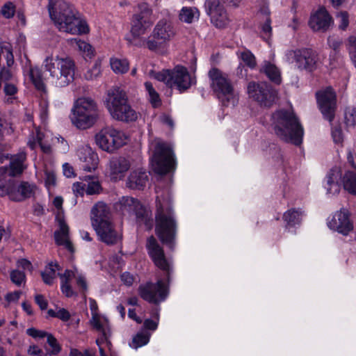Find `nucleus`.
Instances as JSON below:
<instances>
[{
  "mask_svg": "<svg viewBox=\"0 0 356 356\" xmlns=\"http://www.w3.org/2000/svg\"><path fill=\"white\" fill-rule=\"evenodd\" d=\"M49 17L59 31L72 35L89 32L87 23L74 7L65 0H49Z\"/></svg>",
  "mask_w": 356,
  "mask_h": 356,
  "instance_id": "obj_1",
  "label": "nucleus"
},
{
  "mask_svg": "<svg viewBox=\"0 0 356 356\" xmlns=\"http://www.w3.org/2000/svg\"><path fill=\"white\" fill-rule=\"evenodd\" d=\"M155 220V232L158 238L163 244L173 249L175 244L177 222L169 199L157 198Z\"/></svg>",
  "mask_w": 356,
  "mask_h": 356,
  "instance_id": "obj_2",
  "label": "nucleus"
},
{
  "mask_svg": "<svg viewBox=\"0 0 356 356\" xmlns=\"http://www.w3.org/2000/svg\"><path fill=\"white\" fill-rule=\"evenodd\" d=\"M272 118L275 132L279 138L296 145L302 143L303 129L293 111L279 110Z\"/></svg>",
  "mask_w": 356,
  "mask_h": 356,
  "instance_id": "obj_3",
  "label": "nucleus"
},
{
  "mask_svg": "<svg viewBox=\"0 0 356 356\" xmlns=\"http://www.w3.org/2000/svg\"><path fill=\"white\" fill-rule=\"evenodd\" d=\"M44 66L58 87L69 85L74 79L76 65L69 56L51 55L45 58Z\"/></svg>",
  "mask_w": 356,
  "mask_h": 356,
  "instance_id": "obj_4",
  "label": "nucleus"
},
{
  "mask_svg": "<svg viewBox=\"0 0 356 356\" xmlns=\"http://www.w3.org/2000/svg\"><path fill=\"white\" fill-rule=\"evenodd\" d=\"M100 112L97 102L90 97L78 98L72 108L71 121L80 129L92 127L98 121Z\"/></svg>",
  "mask_w": 356,
  "mask_h": 356,
  "instance_id": "obj_5",
  "label": "nucleus"
},
{
  "mask_svg": "<svg viewBox=\"0 0 356 356\" xmlns=\"http://www.w3.org/2000/svg\"><path fill=\"white\" fill-rule=\"evenodd\" d=\"M105 105L115 120L132 122L138 118V113L128 103L125 92L119 88H113L108 90Z\"/></svg>",
  "mask_w": 356,
  "mask_h": 356,
  "instance_id": "obj_6",
  "label": "nucleus"
},
{
  "mask_svg": "<svg viewBox=\"0 0 356 356\" xmlns=\"http://www.w3.org/2000/svg\"><path fill=\"white\" fill-rule=\"evenodd\" d=\"M209 77L211 88L222 104L225 106H235L238 95L228 75L214 67L209 70Z\"/></svg>",
  "mask_w": 356,
  "mask_h": 356,
  "instance_id": "obj_7",
  "label": "nucleus"
},
{
  "mask_svg": "<svg viewBox=\"0 0 356 356\" xmlns=\"http://www.w3.org/2000/svg\"><path fill=\"white\" fill-rule=\"evenodd\" d=\"M152 11L146 3L138 5V11L134 15L131 20V36L127 40L133 45L142 47L147 40L143 35L147 33L153 24Z\"/></svg>",
  "mask_w": 356,
  "mask_h": 356,
  "instance_id": "obj_8",
  "label": "nucleus"
},
{
  "mask_svg": "<svg viewBox=\"0 0 356 356\" xmlns=\"http://www.w3.org/2000/svg\"><path fill=\"white\" fill-rule=\"evenodd\" d=\"M154 77L170 88H176L181 92L187 90L192 85V79L187 68L181 65L154 73Z\"/></svg>",
  "mask_w": 356,
  "mask_h": 356,
  "instance_id": "obj_9",
  "label": "nucleus"
},
{
  "mask_svg": "<svg viewBox=\"0 0 356 356\" xmlns=\"http://www.w3.org/2000/svg\"><path fill=\"white\" fill-rule=\"evenodd\" d=\"M175 161L171 148L165 143L158 142L155 145L152 167L160 175H165L173 169Z\"/></svg>",
  "mask_w": 356,
  "mask_h": 356,
  "instance_id": "obj_10",
  "label": "nucleus"
},
{
  "mask_svg": "<svg viewBox=\"0 0 356 356\" xmlns=\"http://www.w3.org/2000/svg\"><path fill=\"white\" fill-rule=\"evenodd\" d=\"M247 92L250 99L261 106L267 108L273 106L277 97V91L266 82L250 81L248 84Z\"/></svg>",
  "mask_w": 356,
  "mask_h": 356,
  "instance_id": "obj_11",
  "label": "nucleus"
},
{
  "mask_svg": "<svg viewBox=\"0 0 356 356\" xmlns=\"http://www.w3.org/2000/svg\"><path fill=\"white\" fill-rule=\"evenodd\" d=\"M140 296L145 300L154 304L163 301L168 294V286L162 280H158L156 283L147 282L138 288Z\"/></svg>",
  "mask_w": 356,
  "mask_h": 356,
  "instance_id": "obj_12",
  "label": "nucleus"
},
{
  "mask_svg": "<svg viewBox=\"0 0 356 356\" xmlns=\"http://www.w3.org/2000/svg\"><path fill=\"white\" fill-rule=\"evenodd\" d=\"M175 33L170 22L166 20H160L155 26L152 36L146 42L147 47L151 51H156L165 42L170 41Z\"/></svg>",
  "mask_w": 356,
  "mask_h": 356,
  "instance_id": "obj_13",
  "label": "nucleus"
},
{
  "mask_svg": "<svg viewBox=\"0 0 356 356\" xmlns=\"http://www.w3.org/2000/svg\"><path fill=\"white\" fill-rule=\"evenodd\" d=\"M317 103L324 118L332 122L336 109V94L333 89L327 87L316 92Z\"/></svg>",
  "mask_w": 356,
  "mask_h": 356,
  "instance_id": "obj_14",
  "label": "nucleus"
},
{
  "mask_svg": "<svg viewBox=\"0 0 356 356\" xmlns=\"http://www.w3.org/2000/svg\"><path fill=\"white\" fill-rule=\"evenodd\" d=\"M147 248L154 264L165 273L167 282L169 283L171 271L170 263L165 258L163 248L153 236L148 238Z\"/></svg>",
  "mask_w": 356,
  "mask_h": 356,
  "instance_id": "obj_15",
  "label": "nucleus"
},
{
  "mask_svg": "<svg viewBox=\"0 0 356 356\" xmlns=\"http://www.w3.org/2000/svg\"><path fill=\"white\" fill-rule=\"evenodd\" d=\"M330 229L347 236L353 230V223L350 220V213L346 208L336 211L327 222Z\"/></svg>",
  "mask_w": 356,
  "mask_h": 356,
  "instance_id": "obj_16",
  "label": "nucleus"
},
{
  "mask_svg": "<svg viewBox=\"0 0 356 356\" xmlns=\"http://www.w3.org/2000/svg\"><path fill=\"white\" fill-rule=\"evenodd\" d=\"M296 65L300 70L312 72L316 69L318 56L315 51L310 49H302L293 51Z\"/></svg>",
  "mask_w": 356,
  "mask_h": 356,
  "instance_id": "obj_17",
  "label": "nucleus"
},
{
  "mask_svg": "<svg viewBox=\"0 0 356 356\" xmlns=\"http://www.w3.org/2000/svg\"><path fill=\"white\" fill-rule=\"evenodd\" d=\"M99 240L107 244L114 245L121 240V234L115 229L111 220L92 225Z\"/></svg>",
  "mask_w": 356,
  "mask_h": 356,
  "instance_id": "obj_18",
  "label": "nucleus"
},
{
  "mask_svg": "<svg viewBox=\"0 0 356 356\" xmlns=\"http://www.w3.org/2000/svg\"><path fill=\"white\" fill-rule=\"evenodd\" d=\"M333 23L332 16L325 8H320L312 15L309 22V26L313 31L322 32L327 31Z\"/></svg>",
  "mask_w": 356,
  "mask_h": 356,
  "instance_id": "obj_19",
  "label": "nucleus"
},
{
  "mask_svg": "<svg viewBox=\"0 0 356 356\" xmlns=\"http://www.w3.org/2000/svg\"><path fill=\"white\" fill-rule=\"evenodd\" d=\"M80 160L83 162L82 168L85 171L91 172L97 168L99 159L90 147H82L77 151Z\"/></svg>",
  "mask_w": 356,
  "mask_h": 356,
  "instance_id": "obj_20",
  "label": "nucleus"
},
{
  "mask_svg": "<svg viewBox=\"0 0 356 356\" xmlns=\"http://www.w3.org/2000/svg\"><path fill=\"white\" fill-rule=\"evenodd\" d=\"M129 161L123 157L113 158L109 162V171L112 179H122L129 169Z\"/></svg>",
  "mask_w": 356,
  "mask_h": 356,
  "instance_id": "obj_21",
  "label": "nucleus"
},
{
  "mask_svg": "<svg viewBox=\"0 0 356 356\" xmlns=\"http://www.w3.org/2000/svg\"><path fill=\"white\" fill-rule=\"evenodd\" d=\"M90 218L92 225L111 220L110 208L104 202H98L91 209Z\"/></svg>",
  "mask_w": 356,
  "mask_h": 356,
  "instance_id": "obj_22",
  "label": "nucleus"
},
{
  "mask_svg": "<svg viewBox=\"0 0 356 356\" xmlns=\"http://www.w3.org/2000/svg\"><path fill=\"white\" fill-rule=\"evenodd\" d=\"M148 181V176L145 170L138 168L132 170L128 177L127 186L131 189L142 190Z\"/></svg>",
  "mask_w": 356,
  "mask_h": 356,
  "instance_id": "obj_23",
  "label": "nucleus"
},
{
  "mask_svg": "<svg viewBox=\"0 0 356 356\" xmlns=\"http://www.w3.org/2000/svg\"><path fill=\"white\" fill-rule=\"evenodd\" d=\"M342 177L341 170L339 167L332 168L327 176V191L330 194H338L341 190Z\"/></svg>",
  "mask_w": 356,
  "mask_h": 356,
  "instance_id": "obj_24",
  "label": "nucleus"
},
{
  "mask_svg": "<svg viewBox=\"0 0 356 356\" xmlns=\"http://www.w3.org/2000/svg\"><path fill=\"white\" fill-rule=\"evenodd\" d=\"M348 160L353 168V170H348L345 173L342 182L346 191L351 194L356 195V162L350 153L348 154Z\"/></svg>",
  "mask_w": 356,
  "mask_h": 356,
  "instance_id": "obj_25",
  "label": "nucleus"
},
{
  "mask_svg": "<svg viewBox=\"0 0 356 356\" xmlns=\"http://www.w3.org/2000/svg\"><path fill=\"white\" fill-rule=\"evenodd\" d=\"M54 238L57 245H63L70 252H74V248L69 239V227L63 220H59V229L54 233Z\"/></svg>",
  "mask_w": 356,
  "mask_h": 356,
  "instance_id": "obj_26",
  "label": "nucleus"
},
{
  "mask_svg": "<svg viewBox=\"0 0 356 356\" xmlns=\"http://www.w3.org/2000/svg\"><path fill=\"white\" fill-rule=\"evenodd\" d=\"M10 170L9 175L15 177L21 175L26 168L25 161L26 160V154L22 152L10 156Z\"/></svg>",
  "mask_w": 356,
  "mask_h": 356,
  "instance_id": "obj_27",
  "label": "nucleus"
},
{
  "mask_svg": "<svg viewBox=\"0 0 356 356\" xmlns=\"http://www.w3.org/2000/svg\"><path fill=\"white\" fill-rule=\"evenodd\" d=\"M109 138H111V146H113V152L123 146L127 143V136L125 134L112 127H106Z\"/></svg>",
  "mask_w": 356,
  "mask_h": 356,
  "instance_id": "obj_28",
  "label": "nucleus"
},
{
  "mask_svg": "<svg viewBox=\"0 0 356 356\" xmlns=\"http://www.w3.org/2000/svg\"><path fill=\"white\" fill-rule=\"evenodd\" d=\"M261 71L263 72L268 78L275 83L280 84L281 83L280 72L275 65L268 61H265Z\"/></svg>",
  "mask_w": 356,
  "mask_h": 356,
  "instance_id": "obj_29",
  "label": "nucleus"
},
{
  "mask_svg": "<svg viewBox=\"0 0 356 356\" xmlns=\"http://www.w3.org/2000/svg\"><path fill=\"white\" fill-rule=\"evenodd\" d=\"M107 135H108V134L106 128L104 127L95 135V142L102 150L108 152H113V146H111V138Z\"/></svg>",
  "mask_w": 356,
  "mask_h": 356,
  "instance_id": "obj_30",
  "label": "nucleus"
},
{
  "mask_svg": "<svg viewBox=\"0 0 356 356\" xmlns=\"http://www.w3.org/2000/svg\"><path fill=\"white\" fill-rule=\"evenodd\" d=\"M58 270L59 266L57 264H49L40 273L44 283L47 285L53 284L56 278V271Z\"/></svg>",
  "mask_w": 356,
  "mask_h": 356,
  "instance_id": "obj_31",
  "label": "nucleus"
},
{
  "mask_svg": "<svg viewBox=\"0 0 356 356\" xmlns=\"http://www.w3.org/2000/svg\"><path fill=\"white\" fill-rule=\"evenodd\" d=\"M84 181L86 184V193L89 195L99 194L102 188L101 184L97 177L95 176H86Z\"/></svg>",
  "mask_w": 356,
  "mask_h": 356,
  "instance_id": "obj_32",
  "label": "nucleus"
},
{
  "mask_svg": "<svg viewBox=\"0 0 356 356\" xmlns=\"http://www.w3.org/2000/svg\"><path fill=\"white\" fill-rule=\"evenodd\" d=\"M110 65L115 74H125L129 69V63L126 58H111L110 59Z\"/></svg>",
  "mask_w": 356,
  "mask_h": 356,
  "instance_id": "obj_33",
  "label": "nucleus"
},
{
  "mask_svg": "<svg viewBox=\"0 0 356 356\" xmlns=\"http://www.w3.org/2000/svg\"><path fill=\"white\" fill-rule=\"evenodd\" d=\"M200 17V12L195 7H184L179 15V19L185 23L191 24L195 19Z\"/></svg>",
  "mask_w": 356,
  "mask_h": 356,
  "instance_id": "obj_34",
  "label": "nucleus"
},
{
  "mask_svg": "<svg viewBox=\"0 0 356 356\" xmlns=\"http://www.w3.org/2000/svg\"><path fill=\"white\" fill-rule=\"evenodd\" d=\"M68 42L71 45L75 44L79 51H81L85 58H91L94 56V49L92 46L85 41L78 40L76 38L70 39Z\"/></svg>",
  "mask_w": 356,
  "mask_h": 356,
  "instance_id": "obj_35",
  "label": "nucleus"
},
{
  "mask_svg": "<svg viewBox=\"0 0 356 356\" xmlns=\"http://www.w3.org/2000/svg\"><path fill=\"white\" fill-rule=\"evenodd\" d=\"M211 21L218 28L225 27L229 23V19L225 8L213 15Z\"/></svg>",
  "mask_w": 356,
  "mask_h": 356,
  "instance_id": "obj_36",
  "label": "nucleus"
},
{
  "mask_svg": "<svg viewBox=\"0 0 356 356\" xmlns=\"http://www.w3.org/2000/svg\"><path fill=\"white\" fill-rule=\"evenodd\" d=\"M150 334L146 331H142L136 334L132 339L131 346L134 348H140L149 342Z\"/></svg>",
  "mask_w": 356,
  "mask_h": 356,
  "instance_id": "obj_37",
  "label": "nucleus"
},
{
  "mask_svg": "<svg viewBox=\"0 0 356 356\" xmlns=\"http://www.w3.org/2000/svg\"><path fill=\"white\" fill-rule=\"evenodd\" d=\"M29 76L33 83L38 90H44L45 87L41 77V72L38 68H31L29 72Z\"/></svg>",
  "mask_w": 356,
  "mask_h": 356,
  "instance_id": "obj_38",
  "label": "nucleus"
},
{
  "mask_svg": "<svg viewBox=\"0 0 356 356\" xmlns=\"http://www.w3.org/2000/svg\"><path fill=\"white\" fill-rule=\"evenodd\" d=\"M300 216H301V212L295 210L291 209L289 210L284 214V220L289 225H294L296 224H298L300 222Z\"/></svg>",
  "mask_w": 356,
  "mask_h": 356,
  "instance_id": "obj_39",
  "label": "nucleus"
},
{
  "mask_svg": "<svg viewBox=\"0 0 356 356\" xmlns=\"http://www.w3.org/2000/svg\"><path fill=\"white\" fill-rule=\"evenodd\" d=\"M145 87L149 97V102L154 107H157L161 104V99L159 93L155 90L150 82H145Z\"/></svg>",
  "mask_w": 356,
  "mask_h": 356,
  "instance_id": "obj_40",
  "label": "nucleus"
},
{
  "mask_svg": "<svg viewBox=\"0 0 356 356\" xmlns=\"http://www.w3.org/2000/svg\"><path fill=\"white\" fill-rule=\"evenodd\" d=\"M205 8L207 13L210 16L216 15L219 10L224 9V6L219 0H207L205 2Z\"/></svg>",
  "mask_w": 356,
  "mask_h": 356,
  "instance_id": "obj_41",
  "label": "nucleus"
},
{
  "mask_svg": "<svg viewBox=\"0 0 356 356\" xmlns=\"http://www.w3.org/2000/svg\"><path fill=\"white\" fill-rule=\"evenodd\" d=\"M47 343L50 346V349L46 348L47 355L50 356L58 355L61 351V347L57 339L51 334L48 335Z\"/></svg>",
  "mask_w": 356,
  "mask_h": 356,
  "instance_id": "obj_42",
  "label": "nucleus"
},
{
  "mask_svg": "<svg viewBox=\"0 0 356 356\" xmlns=\"http://www.w3.org/2000/svg\"><path fill=\"white\" fill-rule=\"evenodd\" d=\"M101 63L97 61L91 68L85 72L84 77L86 80L92 81L97 79L101 75Z\"/></svg>",
  "mask_w": 356,
  "mask_h": 356,
  "instance_id": "obj_43",
  "label": "nucleus"
},
{
  "mask_svg": "<svg viewBox=\"0 0 356 356\" xmlns=\"http://www.w3.org/2000/svg\"><path fill=\"white\" fill-rule=\"evenodd\" d=\"M348 50L350 56V58L356 67V37L350 36L348 39L347 43Z\"/></svg>",
  "mask_w": 356,
  "mask_h": 356,
  "instance_id": "obj_44",
  "label": "nucleus"
},
{
  "mask_svg": "<svg viewBox=\"0 0 356 356\" xmlns=\"http://www.w3.org/2000/svg\"><path fill=\"white\" fill-rule=\"evenodd\" d=\"M10 280L17 286H20L22 283H25V273L19 270H13L10 274Z\"/></svg>",
  "mask_w": 356,
  "mask_h": 356,
  "instance_id": "obj_45",
  "label": "nucleus"
},
{
  "mask_svg": "<svg viewBox=\"0 0 356 356\" xmlns=\"http://www.w3.org/2000/svg\"><path fill=\"white\" fill-rule=\"evenodd\" d=\"M339 21V29L345 31L349 25V15L346 11H341L336 15Z\"/></svg>",
  "mask_w": 356,
  "mask_h": 356,
  "instance_id": "obj_46",
  "label": "nucleus"
},
{
  "mask_svg": "<svg viewBox=\"0 0 356 356\" xmlns=\"http://www.w3.org/2000/svg\"><path fill=\"white\" fill-rule=\"evenodd\" d=\"M138 202L136 199L131 197H122L120 200V204L125 210L133 211Z\"/></svg>",
  "mask_w": 356,
  "mask_h": 356,
  "instance_id": "obj_47",
  "label": "nucleus"
},
{
  "mask_svg": "<svg viewBox=\"0 0 356 356\" xmlns=\"http://www.w3.org/2000/svg\"><path fill=\"white\" fill-rule=\"evenodd\" d=\"M345 122L348 127L356 125V108H348L345 112Z\"/></svg>",
  "mask_w": 356,
  "mask_h": 356,
  "instance_id": "obj_48",
  "label": "nucleus"
},
{
  "mask_svg": "<svg viewBox=\"0 0 356 356\" xmlns=\"http://www.w3.org/2000/svg\"><path fill=\"white\" fill-rule=\"evenodd\" d=\"M15 7L12 2L6 3L1 9V15L7 19L13 17L15 15Z\"/></svg>",
  "mask_w": 356,
  "mask_h": 356,
  "instance_id": "obj_49",
  "label": "nucleus"
},
{
  "mask_svg": "<svg viewBox=\"0 0 356 356\" xmlns=\"http://www.w3.org/2000/svg\"><path fill=\"white\" fill-rule=\"evenodd\" d=\"M241 58L243 62L250 67L253 68L256 65L255 57L249 51H243L241 54Z\"/></svg>",
  "mask_w": 356,
  "mask_h": 356,
  "instance_id": "obj_50",
  "label": "nucleus"
},
{
  "mask_svg": "<svg viewBox=\"0 0 356 356\" xmlns=\"http://www.w3.org/2000/svg\"><path fill=\"white\" fill-rule=\"evenodd\" d=\"M92 325L99 332L102 333V334H107V332L110 331L108 327H105L103 325H102L100 320L97 316H93L91 321Z\"/></svg>",
  "mask_w": 356,
  "mask_h": 356,
  "instance_id": "obj_51",
  "label": "nucleus"
},
{
  "mask_svg": "<svg viewBox=\"0 0 356 356\" xmlns=\"http://www.w3.org/2000/svg\"><path fill=\"white\" fill-rule=\"evenodd\" d=\"M76 283L77 286L80 289V291L85 297V293L88 291V284L86 277L81 274H78L76 277Z\"/></svg>",
  "mask_w": 356,
  "mask_h": 356,
  "instance_id": "obj_52",
  "label": "nucleus"
},
{
  "mask_svg": "<svg viewBox=\"0 0 356 356\" xmlns=\"http://www.w3.org/2000/svg\"><path fill=\"white\" fill-rule=\"evenodd\" d=\"M26 333L28 335L32 337L33 338H48V335L51 334L45 331L39 330L35 328L31 327L29 328L26 330Z\"/></svg>",
  "mask_w": 356,
  "mask_h": 356,
  "instance_id": "obj_53",
  "label": "nucleus"
},
{
  "mask_svg": "<svg viewBox=\"0 0 356 356\" xmlns=\"http://www.w3.org/2000/svg\"><path fill=\"white\" fill-rule=\"evenodd\" d=\"M86 184L83 182H76L72 186V191L75 195L83 196L86 191Z\"/></svg>",
  "mask_w": 356,
  "mask_h": 356,
  "instance_id": "obj_54",
  "label": "nucleus"
},
{
  "mask_svg": "<svg viewBox=\"0 0 356 356\" xmlns=\"http://www.w3.org/2000/svg\"><path fill=\"white\" fill-rule=\"evenodd\" d=\"M133 211L135 212L138 218L141 219L144 218L148 214L147 210L139 202L136 203V205L135 206L134 209H133Z\"/></svg>",
  "mask_w": 356,
  "mask_h": 356,
  "instance_id": "obj_55",
  "label": "nucleus"
},
{
  "mask_svg": "<svg viewBox=\"0 0 356 356\" xmlns=\"http://www.w3.org/2000/svg\"><path fill=\"white\" fill-rule=\"evenodd\" d=\"M43 137V134L40 132L39 131H37V140L38 142V145H40L43 152L49 154L51 152V147L49 144H46L42 142Z\"/></svg>",
  "mask_w": 356,
  "mask_h": 356,
  "instance_id": "obj_56",
  "label": "nucleus"
},
{
  "mask_svg": "<svg viewBox=\"0 0 356 356\" xmlns=\"http://www.w3.org/2000/svg\"><path fill=\"white\" fill-rule=\"evenodd\" d=\"M77 271L76 270L75 271L70 270H66L63 274H59L61 279V282H70V280L72 278H75L77 276Z\"/></svg>",
  "mask_w": 356,
  "mask_h": 356,
  "instance_id": "obj_57",
  "label": "nucleus"
},
{
  "mask_svg": "<svg viewBox=\"0 0 356 356\" xmlns=\"http://www.w3.org/2000/svg\"><path fill=\"white\" fill-rule=\"evenodd\" d=\"M3 53L6 54L8 66H11L14 63V58L10 49L8 47H2L0 45V54Z\"/></svg>",
  "mask_w": 356,
  "mask_h": 356,
  "instance_id": "obj_58",
  "label": "nucleus"
},
{
  "mask_svg": "<svg viewBox=\"0 0 356 356\" xmlns=\"http://www.w3.org/2000/svg\"><path fill=\"white\" fill-rule=\"evenodd\" d=\"M61 290L67 297H72L76 296V293L73 291L70 282H61Z\"/></svg>",
  "mask_w": 356,
  "mask_h": 356,
  "instance_id": "obj_59",
  "label": "nucleus"
},
{
  "mask_svg": "<svg viewBox=\"0 0 356 356\" xmlns=\"http://www.w3.org/2000/svg\"><path fill=\"white\" fill-rule=\"evenodd\" d=\"M29 356H42V350L36 345H31L27 350Z\"/></svg>",
  "mask_w": 356,
  "mask_h": 356,
  "instance_id": "obj_60",
  "label": "nucleus"
},
{
  "mask_svg": "<svg viewBox=\"0 0 356 356\" xmlns=\"http://www.w3.org/2000/svg\"><path fill=\"white\" fill-rule=\"evenodd\" d=\"M109 336L110 331L107 332V334H102V336L100 338H98L96 340V343L99 346V347L102 346V345L105 343L106 346L110 349L111 343V341L108 340Z\"/></svg>",
  "mask_w": 356,
  "mask_h": 356,
  "instance_id": "obj_61",
  "label": "nucleus"
},
{
  "mask_svg": "<svg viewBox=\"0 0 356 356\" xmlns=\"http://www.w3.org/2000/svg\"><path fill=\"white\" fill-rule=\"evenodd\" d=\"M35 301L42 310H44L47 308L48 302L42 295H36L35 296Z\"/></svg>",
  "mask_w": 356,
  "mask_h": 356,
  "instance_id": "obj_62",
  "label": "nucleus"
},
{
  "mask_svg": "<svg viewBox=\"0 0 356 356\" xmlns=\"http://www.w3.org/2000/svg\"><path fill=\"white\" fill-rule=\"evenodd\" d=\"M45 183L47 185H55L56 175L54 171H45Z\"/></svg>",
  "mask_w": 356,
  "mask_h": 356,
  "instance_id": "obj_63",
  "label": "nucleus"
},
{
  "mask_svg": "<svg viewBox=\"0 0 356 356\" xmlns=\"http://www.w3.org/2000/svg\"><path fill=\"white\" fill-rule=\"evenodd\" d=\"M327 41L329 46L334 51H337L342 44V42L340 40L332 37H329Z\"/></svg>",
  "mask_w": 356,
  "mask_h": 356,
  "instance_id": "obj_64",
  "label": "nucleus"
}]
</instances>
